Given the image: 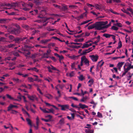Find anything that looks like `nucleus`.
<instances>
[{
	"label": "nucleus",
	"mask_w": 133,
	"mask_h": 133,
	"mask_svg": "<svg viewBox=\"0 0 133 133\" xmlns=\"http://www.w3.org/2000/svg\"><path fill=\"white\" fill-rule=\"evenodd\" d=\"M16 26L17 28L9 27L8 29V32L10 34L15 35L17 36L21 32L20 27L18 25Z\"/></svg>",
	"instance_id": "1"
},
{
	"label": "nucleus",
	"mask_w": 133,
	"mask_h": 133,
	"mask_svg": "<svg viewBox=\"0 0 133 133\" xmlns=\"http://www.w3.org/2000/svg\"><path fill=\"white\" fill-rule=\"evenodd\" d=\"M95 28L96 30H101L105 28L104 25L103 26L101 22H99L95 24Z\"/></svg>",
	"instance_id": "2"
},
{
	"label": "nucleus",
	"mask_w": 133,
	"mask_h": 133,
	"mask_svg": "<svg viewBox=\"0 0 133 133\" xmlns=\"http://www.w3.org/2000/svg\"><path fill=\"white\" fill-rule=\"evenodd\" d=\"M79 105L80 106L79 107H78L77 105H74L73 103H72L71 105V106L73 108H78V110L80 109V108L83 109L85 108H88V106L85 104H82L81 103L79 104Z\"/></svg>",
	"instance_id": "3"
},
{
	"label": "nucleus",
	"mask_w": 133,
	"mask_h": 133,
	"mask_svg": "<svg viewBox=\"0 0 133 133\" xmlns=\"http://www.w3.org/2000/svg\"><path fill=\"white\" fill-rule=\"evenodd\" d=\"M92 47L89 48L88 49L86 50H83L82 52L81 53L82 51V49H80L78 51V53L80 54V56L85 55L86 54L89 52L91 51L93 49H92Z\"/></svg>",
	"instance_id": "4"
},
{
	"label": "nucleus",
	"mask_w": 133,
	"mask_h": 133,
	"mask_svg": "<svg viewBox=\"0 0 133 133\" xmlns=\"http://www.w3.org/2000/svg\"><path fill=\"white\" fill-rule=\"evenodd\" d=\"M27 38L26 37H24L23 38L17 37L14 39L13 41H15V42L16 43H19L23 41L25 39H26Z\"/></svg>",
	"instance_id": "5"
},
{
	"label": "nucleus",
	"mask_w": 133,
	"mask_h": 133,
	"mask_svg": "<svg viewBox=\"0 0 133 133\" xmlns=\"http://www.w3.org/2000/svg\"><path fill=\"white\" fill-rule=\"evenodd\" d=\"M89 57H90L91 60L94 62H96L98 59L99 56L97 55H92L90 56Z\"/></svg>",
	"instance_id": "6"
},
{
	"label": "nucleus",
	"mask_w": 133,
	"mask_h": 133,
	"mask_svg": "<svg viewBox=\"0 0 133 133\" xmlns=\"http://www.w3.org/2000/svg\"><path fill=\"white\" fill-rule=\"evenodd\" d=\"M58 107H61V110H65L66 109L69 108V105H61L58 104Z\"/></svg>",
	"instance_id": "7"
},
{
	"label": "nucleus",
	"mask_w": 133,
	"mask_h": 133,
	"mask_svg": "<svg viewBox=\"0 0 133 133\" xmlns=\"http://www.w3.org/2000/svg\"><path fill=\"white\" fill-rule=\"evenodd\" d=\"M27 95L28 97L31 100L34 101L35 99L37 100V98L35 95L30 96L28 94H27Z\"/></svg>",
	"instance_id": "8"
},
{
	"label": "nucleus",
	"mask_w": 133,
	"mask_h": 133,
	"mask_svg": "<svg viewBox=\"0 0 133 133\" xmlns=\"http://www.w3.org/2000/svg\"><path fill=\"white\" fill-rule=\"evenodd\" d=\"M126 66V64H125L123 67L124 69V72L123 73L122 75L121 76L123 77L128 72V71H129L127 68H126L125 66Z\"/></svg>",
	"instance_id": "9"
},
{
	"label": "nucleus",
	"mask_w": 133,
	"mask_h": 133,
	"mask_svg": "<svg viewBox=\"0 0 133 133\" xmlns=\"http://www.w3.org/2000/svg\"><path fill=\"white\" fill-rule=\"evenodd\" d=\"M62 7H61V10L63 11H67L68 10V8L67 5L65 4H62Z\"/></svg>",
	"instance_id": "10"
},
{
	"label": "nucleus",
	"mask_w": 133,
	"mask_h": 133,
	"mask_svg": "<svg viewBox=\"0 0 133 133\" xmlns=\"http://www.w3.org/2000/svg\"><path fill=\"white\" fill-rule=\"evenodd\" d=\"M124 63L123 62H119L117 64V66L118 68V70L119 71H121V68L122 67Z\"/></svg>",
	"instance_id": "11"
},
{
	"label": "nucleus",
	"mask_w": 133,
	"mask_h": 133,
	"mask_svg": "<svg viewBox=\"0 0 133 133\" xmlns=\"http://www.w3.org/2000/svg\"><path fill=\"white\" fill-rule=\"evenodd\" d=\"M8 22V20L7 19H0V23L5 24Z\"/></svg>",
	"instance_id": "12"
},
{
	"label": "nucleus",
	"mask_w": 133,
	"mask_h": 133,
	"mask_svg": "<svg viewBox=\"0 0 133 133\" xmlns=\"http://www.w3.org/2000/svg\"><path fill=\"white\" fill-rule=\"evenodd\" d=\"M94 82V81L93 79L92 78L90 79L88 82V84L90 83V84L88 85L90 87H91L92 85L93 84Z\"/></svg>",
	"instance_id": "13"
},
{
	"label": "nucleus",
	"mask_w": 133,
	"mask_h": 133,
	"mask_svg": "<svg viewBox=\"0 0 133 133\" xmlns=\"http://www.w3.org/2000/svg\"><path fill=\"white\" fill-rule=\"evenodd\" d=\"M13 105L10 104L9 105V106L8 107L7 111H10V110H12V109L13 108Z\"/></svg>",
	"instance_id": "14"
},
{
	"label": "nucleus",
	"mask_w": 133,
	"mask_h": 133,
	"mask_svg": "<svg viewBox=\"0 0 133 133\" xmlns=\"http://www.w3.org/2000/svg\"><path fill=\"white\" fill-rule=\"evenodd\" d=\"M64 118H62L61 119L59 122V124L61 125H62L64 123Z\"/></svg>",
	"instance_id": "15"
},
{
	"label": "nucleus",
	"mask_w": 133,
	"mask_h": 133,
	"mask_svg": "<svg viewBox=\"0 0 133 133\" xmlns=\"http://www.w3.org/2000/svg\"><path fill=\"white\" fill-rule=\"evenodd\" d=\"M26 121L28 122V124L31 127L32 126L31 121L29 118H27L26 119Z\"/></svg>",
	"instance_id": "16"
},
{
	"label": "nucleus",
	"mask_w": 133,
	"mask_h": 133,
	"mask_svg": "<svg viewBox=\"0 0 133 133\" xmlns=\"http://www.w3.org/2000/svg\"><path fill=\"white\" fill-rule=\"evenodd\" d=\"M89 47L88 44L86 43H84L81 48L84 49L85 48H87Z\"/></svg>",
	"instance_id": "17"
},
{
	"label": "nucleus",
	"mask_w": 133,
	"mask_h": 133,
	"mask_svg": "<svg viewBox=\"0 0 133 133\" xmlns=\"http://www.w3.org/2000/svg\"><path fill=\"white\" fill-rule=\"evenodd\" d=\"M103 35L106 38H109L111 37V34L105 33L103 34Z\"/></svg>",
	"instance_id": "18"
},
{
	"label": "nucleus",
	"mask_w": 133,
	"mask_h": 133,
	"mask_svg": "<svg viewBox=\"0 0 133 133\" xmlns=\"http://www.w3.org/2000/svg\"><path fill=\"white\" fill-rule=\"evenodd\" d=\"M102 60L98 62L97 65H98L99 67H101L104 63V62H102Z\"/></svg>",
	"instance_id": "19"
},
{
	"label": "nucleus",
	"mask_w": 133,
	"mask_h": 133,
	"mask_svg": "<svg viewBox=\"0 0 133 133\" xmlns=\"http://www.w3.org/2000/svg\"><path fill=\"white\" fill-rule=\"evenodd\" d=\"M49 19V18L46 17H43L41 19V21L43 22H45L47 20Z\"/></svg>",
	"instance_id": "20"
},
{
	"label": "nucleus",
	"mask_w": 133,
	"mask_h": 133,
	"mask_svg": "<svg viewBox=\"0 0 133 133\" xmlns=\"http://www.w3.org/2000/svg\"><path fill=\"white\" fill-rule=\"evenodd\" d=\"M50 41V39H45V40H42L41 41V42L43 44H45L47 42H48Z\"/></svg>",
	"instance_id": "21"
},
{
	"label": "nucleus",
	"mask_w": 133,
	"mask_h": 133,
	"mask_svg": "<svg viewBox=\"0 0 133 133\" xmlns=\"http://www.w3.org/2000/svg\"><path fill=\"white\" fill-rule=\"evenodd\" d=\"M84 39L83 38H80L79 39H76L74 40V41L76 42H82Z\"/></svg>",
	"instance_id": "22"
},
{
	"label": "nucleus",
	"mask_w": 133,
	"mask_h": 133,
	"mask_svg": "<svg viewBox=\"0 0 133 133\" xmlns=\"http://www.w3.org/2000/svg\"><path fill=\"white\" fill-rule=\"evenodd\" d=\"M122 46V42L120 40L118 43V46L117 47V49H119L121 48Z\"/></svg>",
	"instance_id": "23"
},
{
	"label": "nucleus",
	"mask_w": 133,
	"mask_h": 133,
	"mask_svg": "<svg viewBox=\"0 0 133 133\" xmlns=\"http://www.w3.org/2000/svg\"><path fill=\"white\" fill-rule=\"evenodd\" d=\"M83 62L85 63V64L88 66L89 65V62L88 59H87L86 60H85Z\"/></svg>",
	"instance_id": "24"
},
{
	"label": "nucleus",
	"mask_w": 133,
	"mask_h": 133,
	"mask_svg": "<svg viewBox=\"0 0 133 133\" xmlns=\"http://www.w3.org/2000/svg\"><path fill=\"white\" fill-rule=\"evenodd\" d=\"M95 28V24H93L92 25H90L89 26L88 28V29L89 30Z\"/></svg>",
	"instance_id": "25"
},
{
	"label": "nucleus",
	"mask_w": 133,
	"mask_h": 133,
	"mask_svg": "<svg viewBox=\"0 0 133 133\" xmlns=\"http://www.w3.org/2000/svg\"><path fill=\"white\" fill-rule=\"evenodd\" d=\"M77 7V6L75 5H70L69 6V8H71V9H75Z\"/></svg>",
	"instance_id": "26"
},
{
	"label": "nucleus",
	"mask_w": 133,
	"mask_h": 133,
	"mask_svg": "<svg viewBox=\"0 0 133 133\" xmlns=\"http://www.w3.org/2000/svg\"><path fill=\"white\" fill-rule=\"evenodd\" d=\"M109 11H110L113 14H116V15H119L120 14H119L116 12H115V11H114L113 10L111 9H110L109 10Z\"/></svg>",
	"instance_id": "27"
},
{
	"label": "nucleus",
	"mask_w": 133,
	"mask_h": 133,
	"mask_svg": "<svg viewBox=\"0 0 133 133\" xmlns=\"http://www.w3.org/2000/svg\"><path fill=\"white\" fill-rule=\"evenodd\" d=\"M78 79L81 81H82L85 79L84 77L82 75H80V76L78 77Z\"/></svg>",
	"instance_id": "28"
},
{
	"label": "nucleus",
	"mask_w": 133,
	"mask_h": 133,
	"mask_svg": "<svg viewBox=\"0 0 133 133\" xmlns=\"http://www.w3.org/2000/svg\"><path fill=\"white\" fill-rule=\"evenodd\" d=\"M22 111L23 112L24 114H27L28 115V116L29 117V114L23 108H22Z\"/></svg>",
	"instance_id": "29"
},
{
	"label": "nucleus",
	"mask_w": 133,
	"mask_h": 133,
	"mask_svg": "<svg viewBox=\"0 0 133 133\" xmlns=\"http://www.w3.org/2000/svg\"><path fill=\"white\" fill-rule=\"evenodd\" d=\"M17 19L18 20H26V18L23 17H22L18 18Z\"/></svg>",
	"instance_id": "30"
},
{
	"label": "nucleus",
	"mask_w": 133,
	"mask_h": 133,
	"mask_svg": "<svg viewBox=\"0 0 133 133\" xmlns=\"http://www.w3.org/2000/svg\"><path fill=\"white\" fill-rule=\"evenodd\" d=\"M79 46H76V45H72V47L73 48H78L81 47V46L82 45H79Z\"/></svg>",
	"instance_id": "31"
},
{
	"label": "nucleus",
	"mask_w": 133,
	"mask_h": 133,
	"mask_svg": "<svg viewBox=\"0 0 133 133\" xmlns=\"http://www.w3.org/2000/svg\"><path fill=\"white\" fill-rule=\"evenodd\" d=\"M127 68L129 70L131 69H133V65H131V64H129Z\"/></svg>",
	"instance_id": "32"
},
{
	"label": "nucleus",
	"mask_w": 133,
	"mask_h": 133,
	"mask_svg": "<svg viewBox=\"0 0 133 133\" xmlns=\"http://www.w3.org/2000/svg\"><path fill=\"white\" fill-rule=\"evenodd\" d=\"M15 45L14 44H10L7 45V47L8 48H10L13 47L14 46H15Z\"/></svg>",
	"instance_id": "33"
},
{
	"label": "nucleus",
	"mask_w": 133,
	"mask_h": 133,
	"mask_svg": "<svg viewBox=\"0 0 133 133\" xmlns=\"http://www.w3.org/2000/svg\"><path fill=\"white\" fill-rule=\"evenodd\" d=\"M44 113H48V111L46 110L45 109H42L41 107L39 108Z\"/></svg>",
	"instance_id": "34"
},
{
	"label": "nucleus",
	"mask_w": 133,
	"mask_h": 133,
	"mask_svg": "<svg viewBox=\"0 0 133 133\" xmlns=\"http://www.w3.org/2000/svg\"><path fill=\"white\" fill-rule=\"evenodd\" d=\"M51 50H49L47 51V53H44L43 54V56H48Z\"/></svg>",
	"instance_id": "35"
},
{
	"label": "nucleus",
	"mask_w": 133,
	"mask_h": 133,
	"mask_svg": "<svg viewBox=\"0 0 133 133\" xmlns=\"http://www.w3.org/2000/svg\"><path fill=\"white\" fill-rule=\"evenodd\" d=\"M123 12L129 15V16H131V14L128 11H126L125 9L123 10L122 9L121 10Z\"/></svg>",
	"instance_id": "36"
},
{
	"label": "nucleus",
	"mask_w": 133,
	"mask_h": 133,
	"mask_svg": "<svg viewBox=\"0 0 133 133\" xmlns=\"http://www.w3.org/2000/svg\"><path fill=\"white\" fill-rule=\"evenodd\" d=\"M46 29L47 30L49 31H53L56 30V29H51L49 27H46Z\"/></svg>",
	"instance_id": "37"
},
{
	"label": "nucleus",
	"mask_w": 133,
	"mask_h": 133,
	"mask_svg": "<svg viewBox=\"0 0 133 133\" xmlns=\"http://www.w3.org/2000/svg\"><path fill=\"white\" fill-rule=\"evenodd\" d=\"M53 5L55 8H57L60 10L61 9V6L55 4H53Z\"/></svg>",
	"instance_id": "38"
},
{
	"label": "nucleus",
	"mask_w": 133,
	"mask_h": 133,
	"mask_svg": "<svg viewBox=\"0 0 133 133\" xmlns=\"http://www.w3.org/2000/svg\"><path fill=\"white\" fill-rule=\"evenodd\" d=\"M18 5V4L17 3H11V7H16V6H17Z\"/></svg>",
	"instance_id": "39"
},
{
	"label": "nucleus",
	"mask_w": 133,
	"mask_h": 133,
	"mask_svg": "<svg viewBox=\"0 0 133 133\" xmlns=\"http://www.w3.org/2000/svg\"><path fill=\"white\" fill-rule=\"evenodd\" d=\"M86 133H93L94 131L93 130H90L89 129H86L85 130Z\"/></svg>",
	"instance_id": "40"
},
{
	"label": "nucleus",
	"mask_w": 133,
	"mask_h": 133,
	"mask_svg": "<svg viewBox=\"0 0 133 133\" xmlns=\"http://www.w3.org/2000/svg\"><path fill=\"white\" fill-rule=\"evenodd\" d=\"M75 63H74L71 64V66L72 70L75 69V70H76V69L75 68Z\"/></svg>",
	"instance_id": "41"
},
{
	"label": "nucleus",
	"mask_w": 133,
	"mask_h": 133,
	"mask_svg": "<svg viewBox=\"0 0 133 133\" xmlns=\"http://www.w3.org/2000/svg\"><path fill=\"white\" fill-rule=\"evenodd\" d=\"M111 29L114 30L116 31H117L118 30V28L117 27L114 26H112V27Z\"/></svg>",
	"instance_id": "42"
},
{
	"label": "nucleus",
	"mask_w": 133,
	"mask_h": 133,
	"mask_svg": "<svg viewBox=\"0 0 133 133\" xmlns=\"http://www.w3.org/2000/svg\"><path fill=\"white\" fill-rule=\"evenodd\" d=\"M6 96L9 99H10L11 100L14 99L13 98L11 97L10 95H9L8 94H6Z\"/></svg>",
	"instance_id": "43"
},
{
	"label": "nucleus",
	"mask_w": 133,
	"mask_h": 133,
	"mask_svg": "<svg viewBox=\"0 0 133 133\" xmlns=\"http://www.w3.org/2000/svg\"><path fill=\"white\" fill-rule=\"evenodd\" d=\"M87 59L86 58V57L85 56H82L81 58V61L82 62H83L85 60H86V59Z\"/></svg>",
	"instance_id": "44"
},
{
	"label": "nucleus",
	"mask_w": 133,
	"mask_h": 133,
	"mask_svg": "<svg viewBox=\"0 0 133 133\" xmlns=\"http://www.w3.org/2000/svg\"><path fill=\"white\" fill-rule=\"evenodd\" d=\"M128 74L129 75V76L128 77V80H130L133 75V74H131L130 72H129Z\"/></svg>",
	"instance_id": "45"
},
{
	"label": "nucleus",
	"mask_w": 133,
	"mask_h": 133,
	"mask_svg": "<svg viewBox=\"0 0 133 133\" xmlns=\"http://www.w3.org/2000/svg\"><path fill=\"white\" fill-rule=\"evenodd\" d=\"M14 55L17 56H19V55L18 52L17 51L14 52L13 53Z\"/></svg>",
	"instance_id": "46"
},
{
	"label": "nucleus",
	"mask_w": 133,
	"mask_h": 133,
	"mask_svg": "<svg viewBox=\"0 0 133 133\" xmlns=\"http://www.w3.org/2000/svg\"><path fill=\"white\" fill-rule=\"evenodd\" d=\"M23 53L25 56H27V55H29L31 54L30 52V51H28L27 53L24 52Z\"/></svg>",
	"instance_id": "47"
},
{
	"label": "nucleus",
	"mask_w": 133,
	"mask_h": 133,
	"mask_svg": "<svg viewBox=\"0 0 133 133\" xmlns=\"http://www.w3.org/2000/svg\"><path fill=\"white\" fill-rule=\"evenodd\" d=\"M8 38L11 40H14L15 38L14 36L11 35H9L8 36Z\"/></svg>",
	"instance_id": "48"
},
{
	"label": "nucleus",
	"mask_w": 133,
	"mask_h": 133,
	"mask_svg": "<svg viewBox=\"0 0 133 133\" xmlns=\"http://www.w3.org/2000/svg\"><path fill=\"white\" fill-rule=\"evenodd\" d=\"M23 27L26 30H28L29 29V27L28 25H24L23 26Z\"/></svg>",
	"instance_id": "49"
},
{
	"label": "nucleus",
	"mask_w": 133,
	"mask_h": 133,
	"mask_svg": "<svg viewBox=\"0 0 133 133\" xmlns=\"http://www.w3.org/2000/svg\"><path fill=\"white\" fill-rule=\"evenodd\" d=\"M28 79L30 82H33L34 79L32 78L31 77H28Z\"/></svg>",
	"instance_id": "50"
},
{
	"label": "nucleus",
	"mask_w": 133,
	"mask_h": 133,
	"mask_svg": "<svg viewBox=\"0 0 133 133\" xmlns=\"http://www.w3.org/2000/svg\"><path fill=\"white\" fill-rule=\"evenodd\" d=\"M83 34H84V33H83L82 34H81L79 35H77V36L74 35V36L76 38H79L80 37H81L83 36H82V35H83Z\"/></svg>",
	"instance_id": "51"
},
{
	"label": "nucleus",
	"mask_w": 133,
	"mask_h": 133,
	"mask_svg": "<svg viewBox=\"0 0 133 133\" xmlns=\"http://www.w3.org/2000/svg\"><path fill=\"white\" fill-rule=\"evenodd\" d=\"M70 57L71 59L75 60L76 58H77V56L75 55H73L72 56H70Z\"/></svg>",
	"instance_id": "52"
},
{
	"label": "nucleus",
	"mask_w": 133,
	"mask_h": 133,
	"mask_svg": "<svg viewBox=\"0 0 133 133\" xmlns=\"http://www.w3.org/2000/svg\"><path fill=\"white\" fill-rule=\"evenodd\" d=\"M11 111L12 112H11V113L12 114H16L18 112L17 111L14 110H12Z\"/></svg>",
	"instance_id": "53"
},
{
	"label": "nucleus",
	"mask_w": 133,
	"mask_h": 133,
	"mask_svg": "<svg viewBox=\"0 0 133 133\" xmlns=\"http://www.w3.org/2000/svg\"><path fill=\"white\" fill-rule=\"evenodd\" d=\"M127 10L130 11L131 13V14L133 15V11L132 9L131 8H127Z\"/></svg>",
	"instance_id": "54"
},
{
	"label": "nucleus",
	"mask_w": 133,
	"mask_h": 133,
	"mask_svg": "<svg viewBox=\"0 0 133 133\" xmlns=\"http://www.w3.org/2000/svg\"><path fill=\"white\" fill-rule=\"evenodd\" d=\"M9 75L8 74H5L3 75V76L0 77V78H3V79L5 78V77H7Z\"/></svg>",
	"instance_id": "55"
},
{
	"label": "nucleus",
	"mask_w": 133,
	"mask_h": 133,
	"mask_svg": "<svg viewBox=\"0 0 133 133\" xmlns=\"http://www.w3.org/2000/svg\"><path fill=\"white\" fill-rule=\"evenodd\" d=\"M97 116L99 118L102 117V114L99 112H98L97 113Z\"/></svg>",
	"instance_id": "56"
},
{
	"label": "nucleus",
	"mask_w": 133,
	"mask_h": 133,
	"mask_svg": "<svg viewBox=\"0 0 133 133\" xmlns=\"http://www.w3.org/2000/svg\"><path fill=\"white\" fill-rule=\"evenodd\" d=\"M81 94L83 96L85 94H86L88 93L86 91H85L84 92H83V90L81 89Z\"/></svg>",
	"instance_id": "57"
},
{
	"label": "nucleus",
	"mask_w": 133,
	"mask_h": 133,
	"mask_svg": "<svg viewBox=\"0 0 133 133\" xmlns=\"http://www.w3.org/2000/svg\"><path fill=\"white\" fill-rule=\"evenodd\" d=\"M101 22L103 25V26L107 24L108 23V22L107 21H106L105 22L101 21Z\"/></svg>",
	"instance_id": "58"
},
{
	"label": "nucleus",
	"mask_w": 133,
	"mask_h": 133,
	"mask_svg": "<svg viewBox=\"0 0 133 133\" xmlns=\"http://www.w3.org/2000/svg\"><path fill=\"white\" fill-rule=\"evenodd\" d=\"M47 68H48V71L49 72H52V71L51 70V67L48 66L47 67Z\"/></svg>",
	"instance_id": "59"
},
{
	"label": "nucleus",
	"mask_w": 133,
	"mask_h": 133,
	"mask_svg": "<svg viewBox=\"0 0 133 133\" xmlns=\"http://www.w3.org/2000/svg\"><path fill=\"white\" fill-rule=\"evenodd\" d=\"M74 72L72 71H71L70 73L69 74V76L70 77H71L74 76Z\"/></svg>",
	"instance_id": "60"
},
{
	"label": "nucleus",
	"mask_w": 133,
	"mask_h": 133,
	"mask_svg": "<svg viewBox=\"0 0 133 133\" xmlns=\"http://www.w3.org/2000/svg\"><path fill=\"white\" fill-rule=\"evenodd\" d=\"M58 57L59 58V60L60 62H61V60L63 59L64 58L63 57L62 55L61 56H59Z\"/></svg>",
	"instance_id": "61"
},
{
	"label": "nucleus",
	"mask_w": 133,
	"mask_h": 133,
	"mask_svg": "<svg viewBox=\"0 0 133 133\" xmlns=\"http://www.w3.org/2000/svg\"><path fill=\"white\" fill-rule=\"evenodd\" d=\"M111 25V23L110 22L107 25H104V27L105 28H107L109 26H110Z\"/></svg>",
	"instance_id": "62"
},
{
	"label": "nucleus",
	"mask_w": 133,
	"mask_h": 133,
	"mask_svg": "<svg viewBox=\"0 0 133 133\" xmlns=\"http://www.w3.org/2000/svg\"><path fill=\"white\" fill-rule=\"evenodd\" d=\"M69 98H72L75 101H78V99L77 98L75 97H70Z\"/></svg>",
	"instance_id": "63"
},
{
	"label": "nucleus",
	"mask_w": 133,
	"mask_h": 133,
	"mask_svg": "<svg viewBox=\"0 0 133 133\" xmlns=\"http://www.w3.org/2000/svg\"><path fill=\"white\" fill-rule=\"evenodd\" d=\"M115 25L119 27H122V25L120 23H116Z\"/></svg>",
	"instance_id": "64"
}]
</instances>
